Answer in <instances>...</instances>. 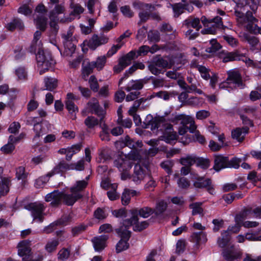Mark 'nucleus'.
I'll return each instance as SVG.
<instances>
[{"mask_svg": "<svg viewBox=\"0 0 261 261\" xmlns=\"http://www.w3.org/2000/svg\"><path fill=\"white\" fill-rule=\"evenodd\" d=\"M27 176L28 173L25 172L24 167L20 166L16 169V177L18 180L24 181Z\"/></svg>", "mask_w": 261, "mask_h": 261, "instance_id": "nucleus-49", "label": "nucleus"}, {"mask_svg": "<svg viewBox=\"0 0 261 261\" xmlns=\"http://www.w3.org/2000/svg\"><path fill=\"white\" fill-rule=\"evenodd\" d=\"M228 76L226 81L221 83L219 87L220 88H223L225 87L231 88L240 87L243 88L244 86L242 79V76L240 72L235 70H229L227 71Z\"/></svg>", "mask_w": 261, "mask_h": 261, "instance_id": "nucleus-5", "label": "nucleus"}, {"mask_svg": "<svg viewBox=\"0 0 261 261\" xmlns=\"http://www.w3.org/2000/svg\"><path fill=\"white\" fill-rule=\"evenodd\" d=\"M162 137V140H164L167 143L172 144L173 141L176 140L177 135L176 133L174 132L173 129L171 132L169 130L166 131Z\"/></svg>", "mask_w": 261, "mask_h": 261, "instance_id": "nucleus-40", "label": "nucleus"}, {"mask_svg": "<svg viewBox=\"0 0 261 261\" xmlns=\"http://www.w3.org/2000/svg\"><path fill=\"white\" fill-rule=\"evenodd\" d=\"M243 57L242 55L238 54L237 52H227L223 58L224 62H228L229 61L240 60Z\"/></svg>", "mask_w": 261, "mask_h": 261, "instance_id": "nucleus-38", "label": "nucleus"}, {"mask_svg": "<svg viewBox=\"0 0 261 261\" xmlns=\"http://www.w3.org/2000/svg\"><path fill=\"white\" fill-rule=\"evenodd\" d=\"M84 124L88 128L93 129L96 126L100 124V121L94 116H89L85 119Z\"/></svg>", "mask_w": 261, "mask_h": 261, "instance_id": "nucleus-37", "label": "nucleus"}, {"mask_svg": "<svg viewBox=\"0 0 261 261\" xmlns=\"http://www.w3.org/2000/svg\"><path fill=\"white\" fill-rule=\"evenodd\" d=\"M146 83L144 80H140L136 81H132L129 85L125 88V90L127 92L133 90H139L143 87L144 84Z\"/></svg>", "mask_w": 261, "mask_h": 261, "instance_id": "nucleus-34", "label": "nucleus"}, {"mask_svg": "<svg viewBox=\"0 0 261 261\" xmlns=\"http://www.w3.org/2000/svg\"><path fill=\"white\" fill-rule=\"evenodd\" d=\"M108 41L109 38L103 34L100 36L94 34L89 40L87 45L90 49L95 50L99 46L106 44Z\"/></svg>", "mask_w": 261, "mask_h": 261, "instance_id": "nucleus-15", "label": "nucleus"}, {"mask_svg": "<svg viewBox=\"0 0 261 261\" xmlns=\"http://www.w3.org/2000/svg\"><path fill=\"white\" fill-rule=\"evenodd\" d=\"M198 71L200 73L201 76L203 79L207 81L211 78L212 72L210 69L202 65L201 67H200Z\"/></svg>", "mask_w": 261, "mask_h": 261, "instance_id": "nucleus-52", "label": "nucleus"}, {"mask_svg": "<svg viewBox=\"0 0 261 261\" xmlns=\"http://www.w3.org/2000/svg\"><path fill=\"white\" fill-rule=\"evenodd\" d=\"M69 168V165L65 161H61L53 169V170L47 174V176L50 177L55 174L63 172Z\"/></svg>", "mask_w": 261, "mask_h": 261, "instance_id": "nucleus-26", "label": "nucleus"}, {"mask_svg": "<svg viewBox=\"0 0 261 261\" xmlns=\"http://www.w3.org/2000/svg\"><path fill=\"white\" fill-rule=\"evenodd\" d=\"M114 165L121 172V178L122 180L129 177L128 171L132 167V162L130 160L119 157L114 161Z\"/></svg>", "mask_w": 261, "mask_h": 261, "instance_id": "nucleus-8", "label": "nucleus"}, {"mask_svg": "<svg viewBox=\"0 0 261 261\" xmlns=\"http://www.w3.org/2000/svg\"><path fill=\"white\" fill-rule=\"evenodd\" d=\"M132 217L129 219H125L123 221L122 225L117 228V231L122 236L128 239L130 235V231L128 230L133 224L136 223L139 220L138 216L144 218L149 217L153 214V208L145 206L142 208H133L130 211Z\"/></svg>", "mask_w": 261, "mask_h": 261, "instance_id": "nucleus-1", "label": "nucleus"}, {"mask_svg": "<svg viewBox=\"0 0 261 261\" xmlns=\"http://www.w3.org/2000/svg\"><path fill=\"white\" fill-rule=\"evenodd\" d=\"M169 121L175 124H177L180 121L181 126L189 127V130L191 133H193L197 128L194 119L192 117L185 114L172 116L169 119Z\"/></svg>", "mask_w": 261, "mask_h": 261, "instance_id": "nucleus-7", "label": "nucleus"}, {"mask_svg": "<svg viewBox=\"0 0 261 261\" xmlns=\"http://www.w3.org/2000/svg\"><path fill=\"white\" fill-rule=\"evenodd\" d=\"M196 156L194 155H187L180 159V162L184 166L190 167L196 163Z\"/></svg>", "mask_w": 261, "mask_h": 261, "instance_id": "nucleus-45", "label": "nucleus"}, {"mask_svg": "<svg viewBox=\"0 0 261 261\" xmlns=\"http://www.w3.org/2000/svg\"><path fill=\"white\" fill-rule=\"evenodd\" d=\"M241 160L237 158H233L230 161L227 156L221 155H216L214 160V169L216 171L225 168H233L237 169L239 167Z\"/></svg>", "mask_w": 261, "mask_h": 261, "instance_id": "nucleus-4", "label": "nucleus"}, {"mask_svg": "<svg viewBox=\"0 0 261 261\" xmlns=\"http://www.w3.org/2000/svg\"><path fill=\"white\" fill-rule=\"evenodd\" d=\"M34 22L38 29L44 31L46 28L47 19L42 15H34Z\"/></svg>", "mask_w": 261, "mask_h": 261, "instance_id": "nucleus-28", "label": "nucleus"}, {"mask_svg": "<svg viewBox=\"0 0 261 261\" xmlns=\"http://www.w3.org/2000/svg\"><path fill=\"white\" fill-rule=\"evenodd\" d=\"M70 7L73 9V11L71 13V15H79L83 13L84 9L78 4L71 3Z\"/></svg>", "mask_w": 261, "mask_h": 261, "instance_id": "nucleus-63", "label": "nucleus"}, {"mask_svg": "<svg viewBox=\"0 0 261 261\" xmlns=\"http://www.w3.org/2000/svg\"><path fill=\"white\" fill-rule=\"evenodd\" d=\"M92 114H94L96 115L99 118L100 125L105 124L104 123V118L105 117L106 112V111L100 106V105L96 108V109L94 110L93 111L91 112Z\"/></svg>", "mask_w": 261, "mask_h": 261, "instance_id": "nucleus-48", "label": "nucleus"}, {"mask_svg": "<svg viewBox=\"0 0 261 261\" xmlns=\"http://www.w3.org/2000/svg\"><path fill=\"white\" fill-rule=\"evenodd\" d=\"M31 246V241L29 240L21 241L17 244L18 255L22 257L23 260L27 261V258L30 257L32 251Z\"/></svg>", "mask_w": 261, "mask_h": 261, "instance_id": "nucleus-13", "label": "nucleus"}, {"mask_svg": "<svg viewBox=\"0 0 261 261\" xmlns=\"http://www.w3.org/2000/svg\"><path fill=\"white\" fill-rule=\"evenodd\" d=\"M28 210L31 211L34 220L37 219L39 222L43 221V212L45 207L41 203H31L27 206Z\"/></svg>", "mask_w": 261, "mask_h": 261, "instance_id": "nucleus-14", "label": "nucleus"}, {"mask_svg": "<svg viewBox=\"0 0 261 261\" xmlns=\"http://www.w3.org/2000/svg\"><path fill=\"white\" fill-rule=\"evenodd\" d=\"M225 27L223 24L222 18L220 16H216L211 19V23L207 28L201 30L203 34H215L218 30L224 29Z\"/></svg>", "mask_w": 261, "mask_h": 261, "instance_id": "nucleus-12", "label": "nucleus"}, {"mask_svg": "<svg viewBox=\"0 0 261 261\" xmlns=\"http://www.w3.org/2000/svg\"><path fill=\"white\" fill-rule=\"evenodd\" d=\"M144 171L140 164H136L134 167V173L132 175V180L136 184H139L144 178Z\"/></svg>", "mask_w": 261, "mask_h": 261, "instance_id": "nucleus-23", "label": "nucleus"}, {"mask_svg": "<svg viewBox=\"0 0 261 261\" xmlns=\"http://www.w3.org/2000/svg\"><path fill=\"white\" fill-rule=\"evenodd\" d=\"M94 216L98 220H103L107 218V215L103 209L99 207L94 211Z\"/></svg>", "mask_w": 261, "mask_h": 261, "instance_id": "nucleus-64", "label": "nucleus"}, {"mask_svg": "<svg viewBox=\"0 0 261 261\" xmlns=\"http://www.w3.org/2000/svg\"><path fill=\"white\" fill-rule=\"evenodd\" d=\"M211 46L206 48L205 51L210 54H214L219 50L221 48V45L215 39H211L210 40Z\"/></svg>", "mask_w": 261, "mask_h": 261, "instance_id": "nucleus-44", "label": "nucleus"}, {"mask_svg": "<svg viewBox=\"0 0 261 261\" xmlns=\"http://www.w3.org/2000/svg\"><path fill=\"white\" fill-rule=\"evenodd\" d=\"M150 79L152 81V84L154 88H162L163 87H166V82L164 79H159L153 76L150 77Z\"/></svg>", "mask_w": 261, "mask_h": 261, "instance_id": "nucleus-53", "label": "nucleus"}, {"mask_svg": "<svg viewBox=\"0 0 261 261\" xmlns=\"http://www.w3.org/2000/svg\"><path fill=\"white\" fill-rule=\"evenodd\" d=\"M63 196V192H60L58 190H54L45 196V200L46 202H50L51 206H58L62 202Z\"/></svg>", "mask_w": 261, "mask_h": 261, "instance_id": "nucleus-16", "label": "nucleus"}, {"mask_svg": "<svg viewBox=\"0 0 261 261\" xmlns=\"http://www.w3.org/2000/svg\"><path fill=\"white\" fill-rule=\"evenodd\" d=\"M94 67L92 62H87V64H83L82 68V74L83 78L86 80V77L93 72Z\"/></svg>", "mask_w": 261, "mask_h": 261, "instance_id": "nucleus-43", "label": "nucleus"}, {"mask_svg": "<svg viewBox=\"0 0 261 261\" xmlns=\"http://www.w3.org/2000/svg\"><path fill=\"white\" fill-rule=\"evenodd\" d=\"M108 238L107 235H101L99 237H94L92 240V242L95 250L96 251L102 250L106 247V243Z\"/></svg>", "mask_w": 261, "mask_h": 261, "instance_id": "nucleus-20", "label": "nucleus"}, {"mask_svg": "<svg viewBox=\"0 0 261 261\" xmlns=\"http://www.w3.org/2000/svg\"><path fill=\"white\" fill-rule=\"evenodd\" d=\"M45 89L52 91L56 89L58 85L57 79L51 77H45L44 79Z\"/></svg>", "mask_w": 261, "mask_h": 261, "instance_id": "nucleus-36", "label": "nucleus"}, {"mask_svg": "<svg viewBox=\"0 0 261 261\" xmlns=\"http://www.w3.org/2000/svg\"><path fill=\"white\" fill-rule=\"evenodd\" d=\"M167 207V203L163 200L158 202L155 205V208L153 209L155 216L159 217L162 215L166 210Z\"/></svg>", "mask_w": 261, "mask_h": 261, "instance_id": "nucleus-39", "label": "nucleus"}, {"mask_svg": "<svg viewBox=\"0 0 261 261\" xmlns=\"http://www.w3.org/2000/svg\"><path fill=\"white\" fill-rule=\"evenodd\" d=\"M70 250L68 248H62L58 253V258L61 260L67 259L70 255Z\"/></svg>", "mask_w": 261, "mask_h": 261, "instance_id": "nucleus-57", "label": "nucleus"}, {"mask_svg": "<svg viewBox=\"0 0 261 261\" xmlns=\"http://www.w3.org/2000/svg\"><path fill=\"white\" fill-rule=\"evenodd\" d=\"M195 163L198 166H200L203 169H207L210 166L209 160L202 158L196 157Z\"/></svg>", "mask_w": 261, "mask_h": 261, "instance_id": "nucleus-60", "label": "nucleus"}, {"mask_svg": "<svg viewBox=\"0 0 261 261\" xmlns=\"http://www.w3.org/2000/svg\"><path fill=\"white\" fill-rule=\"evenodd\" d=\"M66 108L69 112L72 115V119H75V113L78 112V108L71 100H67L66 101Z\"/></svg>", "mask_w": 261, "mask_h": 261, "instance_id": "nucleus-42", "label": "nucleus"}, {"mask_svg": "<svg viewBox=\"0 0 261 261\" xmlns=\"http://www.w3.org/2000/svg\"><path fill=\"white\" fill-rule=\"evenodd\" d=\"M248 132L247 127H238L232 131L231 136L233 139H236L239 142H241L244 139L245 136Z\"/></svg>", "mask_w": 261, "mask_h": 261, "instance_id": "nucleus-25", "label": "nucleus"}, {"mask_svg": "<svg viewBox=\"0 0 261 261\" xmlns=\"http://www.w3.org/2000/svg\"><path fill=\"white\" fill-rule=\"evenodd\" d=\"M49 25L51 30L52 33L56 35L59 30L58 22L59 21L58 16H55L53 12L49 13Z\"/></svg>", "mask_w": 261, "mask_h": 261, "instance_id": "nucleus-30", "label": "nucleus"}, {"mask_svg": "<svg viewBox=\"0 0 261 261\" xmlns=\"http://www.w3.org/2000/svg\"><path fill=\"white\" fill-rule=\"evenodd\" d=\"M136 57L135 51L132 50L125 56L120 58L119 63L113 68L114 71L118 73L122 71L126 67L131 64L132 61Z\"/></svg>", "mask_w": 261, "mask_h": 261, "instance_id": "nucleus-11", "label": "nucleus"}, {"mask_svg": "<svg viewBox=\"0 0 261 261\" xmlns=\"http://www.w3.org/2000/svg\"><path fill=\"white\" fill-rule=\"evenodd\" d=\"M82 148V144L80 143L68 147V153L66 156V160L68 161H70L73 155L79 152Z\"/></svg>", "mask_w": 261, "mask_h": 261, "instance_id": "nucleus-35", "label": "nucleus"}, {"mask_svg": "<svg viewBox=\"0 0 261 261\" xmlns=\"http://www.w3.org/2000/svg\"><path fill=\"white\" fill-rule=\"evenodd\" d=\"M185 6L181 3H177L172 5L173 11L174 16L178 17L180 14L184 13Z\"/></svg>", "mask_w": 261, "mask_h": 261, "instance_id": "nucleus-51", "label": "nucleus"}, {"mask_svg": "<svg viewBox=\"0 0 261 261\" xmlns=\"http://www.w3.org/2000/svg\"><path fill=\"white\" fill-rule=\"evenodd\" d=\"M15 73L18 80L25 81L27 79V72L24 67H18L15 69Z\"/></svg>", "mask_w": 261, "mask_h": 261, "instance_id": "nucleus-47", "label": "nucleus"}, {"mask_svg": "<svg viewBox=\"0 0 261 261\" xmlns=\"http://www.w3.org/2000/svg\"><path fill=\"white\" fill-rule=\"evenodd\" d=\"M246 3L245 5L243 3L238 4L234 8L236 20L240 25L257 21V19L253 16V12L250 11Z\"/></svg>", "mask_w": 261, "mask_h": 261, "instance_id": "nucleus-2", "label": "nucleus"}, {"mask_svg": "<svg viewBox=\"0 0 261 261\" xmlns=\"http://www.w3.org/2000/svg\"><path fill=\"white\" fill-rule=\"evenodd\" d=\"M124 145L131 148L132 150L128 154L129 158L133 160H140V155L139 149L141 148L143 144L139 140H135L130 138L128 136H126L122 140Z\"/></svg>", "mask_w": 261, "mask_h": 261, "instance_id": "nucleus-6", "label": "nucleus"}, {"mask_svg": "<svg viewBox=\"0 0 261 261\" xmlns=\"http://www.w3.org/2000/svg\"><path fill=\"white\" fill-rule=\"evenodd\" d=\"M206 234L203 231L194 232L190 238V241L194 244L191 253L196 255L200 250V245L207 242Z\"/></svg>", "mask_w": 261, "mask_h": 261, "instance_id": "nucleus-9", "label": "nucleus"}, {"mask_svg": "<svg viewBox=\"0 0 261 261\" xmlns=\"http://www.w3.org/2000/svg\"><path fill=\"white\" fill-rule=\"evenodd\" d=\"M11 181L8 178H2L0 181V197L6 195L9 191Z\"/></svg>", "mask_w": 261, "mask_h": 261, "instance_id": "nucleus-33", "label": "nucleus"}, {"mask_svg": "<svg viewBox=\"0 0 261 261\" xmlns=\"http://www.w3.org/2000/svg\"><path fill=\"white\" fill-rule=\"evenodd\" d=\"M86 228V225L84 224H80L72 228V233L74 236H77L84 231Z\"/></svg>", "mask_w": 261, "mask_h": 261, "instance_id": "nucleus-61", "label": "nucleus"}, {"mask_svg": "<svg viewBox=\"0 0 261 261\" xmlns=\"http://www.w3.org/2000/svg\"><path fill=\"white\" fill-rule=\"evenodd\" d=\"M36 51V60L38 66L41 68L39 73L41 75L51 68L54 65L55 62L52 59L51 54L48 51H44L42 47L41 49H37Z\"/></svg>", "mask_w": 261, "mask_h": 261, "instance_id": "nucleus-3", "label": "nucleus"}, {"mask_svg": "<svg viewBox=\"0 0 261 261\" xmlns=\"http://www.w3.org/2000/svg\"><path fill=\"white\" fill-rule=\"evenodd\" d=\"M201 203L195 202L190 204L189 207L192 209V215H195L197 214H201L203 212V209L201 207Z\"/></svg>", "mask_w": 261, "mask_h": 261, "instance_id": "nucleus-54", "label": "nucleus"}, {"mask_svg": "<svg viewBox=\"0 0 261 261\" xmlns=\"http://www.w3.org/2000/svg\"><path fill=\"white\" fill-rule=\"evenodd\" d=\"M132 225H134L133 227L134 231H141L148 226L149 223L147 221H143L141 222H139L138 221L136 223L133 224Z\"/></svg>", "mask_w": 261, "mask_h": 261, "instance_id": "nucleus-55", "label": "nucleus"}, {"mask_svg": "<svg viewBox=\"0 0 261 261\" xmlns=\"http://www.w3.org/2000/svg\"><path fill=\"white\" fill-rule=\"evenodd\" d=\"M194 182V186L196 188H207V191L211 194H213L214 189L212 185V181L210 178L204 179L203 177L198 176L196 178Z\"/></svg>", "mask_w": 261, "mask_h": 261, "instance_id": "nucleus-17", "label": "nucleus"}, {"mask_svg": "<svg viewBox=\"0 0 261 261\" xmlns=\"http://www.w3.org/2000/svg\"><path fill=\"white\" fill-rule=\"evenodd\" d=\"M222 254L224 259L227 261H233L241 256L240 252L236 250L233 246L230 248L224 249Z\"/></svg>", "mask_w": 261, "mask_h": 261, "instance_id": "nucleus-19", "label": "nucleus"}, {"mask_svg": "<svg viewBox=\"0 0 261 261\" xmlns=\"http://www.w3.org/2000/svg\"><path fill=\"white\" fill-rule=\"evenodd\" d=\"M6 28L10 31H13L15 29L22 30L24 28V24L21 19L18 18L13 19L10 22L7 24Z\"/></svg>", "mask_w": 261, "mask_h": 261, "instance_id": "nucleus-29", "label": "nucleus"}, {"mask_svg": "<svg viewBox=\"0 0 261 261\" xmlns=\"http://www.w3.org/2000/svg\"><path fill=\"white\" fill-rule=\"evenodd\" d=\"M148 126H150L152 130L157 129L171 132L173 130L172 125L168 123L164 116L154 117L149 122Z\"/></svg>", "mask_w": 261, "mask_h": 261, "instance_id": "nucleus-10", "label": "nucleus"}, {"mask_svg": "<svg viewBox=\"0 0 261 261\" xmlns=\"http://www.w3.org/2000/svg\"><path fill=\"white\" fill-rule=\"evenodd\" d=\"M117 231V229L116 230ZM118 234L121 238V239L118 242L116 245V250L117 253H119L123 250H125L129 247V244L127 241L130 238V236L128 238L122 237L117 231Z\"/></svg>", "mask_w": 261, "mask_h": 261, "instance_id": "nucleus-31", "label": "nucleus"}, {"mask_svg": "<svg viewBox=\"0 0 261 261\" xmlns=\"http://www.w3.org/2000/svg\"><path fill=\"white\" fill-rule=\"evenodd\" d=\"M88 182L85 180H79L75 185L70 188V192H79L84 190L87 186Z\"/></svg>", "mask_w": 261, "mask_h": 261, "instance_id": "nucleus-41", "label": "nucleus"}, {"mask_svg": "<svg viewBox=\"0 0 261 261\" xmlns=\"http://www.w3.org/2000/svg\"><path fill=\"white\" fill-rule=\"evenodd\" d=\"M59 244V242L57 239H53L47 242L45 249L48 252H52L56 250L57 246Z\"/></svg>", "mask_w": 261, "mask_h": 261, "instance_id": "nucleus-46", "label": "nucleus"}, {"mask_svg": "<svg viewBox=\"0 0 261 261\" xmlns=\"http://www.w3.org/2000/svg\"><path fill=\"white\" fill-rule=\"evenodd\" d=\"M255 22H251L250 23L247 24L246 25V29L249 32L256 34L258 33L261 34V28L258 27Z\"/></svg>", "mask_w": 261, "mask_h": 261, "instance_id": "nucleus-62", "label": "nucleus"}, {"mask_svg": "<svg viewBox=\"0 0 261 261\" xmlns=\"http://www.w3.org/2000/svg\"><path fill=\"white\" fill-rule=\"evenodd\" d=\"M148 39L152 42H159L160 40L159 32L158 31H149L148 33Z\"/></svg>", "mask_w": 261, "mask_h": 261, "instance_id": "nucleus-56", "label": "nucleus"}, {"mask_svg": "<svg viewBox=\"0 0 261 261\" xmlns=\"http://www.w3.org/2000/svg\"><path fill=\"white\" fill-rule=\"evenodd\" d=\"M182 25L185 26L187 28L192 27L195 29L197 32L202 28V26L200 24V19L197 17H194L192 16H190L185 19L183 21Z\"/></svg>", "mask_w": 261, "mask_h": 261, "instance_id": "nucleus-21", "label": "nucleus"}, {"mask_svg": "<svg viewBox=\"0 0 261 261\" xmlns=\"http://www.w3.org/2000/svg\"><path fill=\"white\" fill-rule=\"evenodd\" d=\"M41 36V32L37 31L34 35V39L32 44L30 46V51L31 53H36L37 49H41L42 47V44L39 39Z\"/></svg>", "mask_w": 261, "mask_h": 261, "instance_id": "nucleus-22", "label": "nucleus"}, {"mask_svg": "<svg viewBox=\"0 0 261 261\" xmlns=\"http://www.w3.org/2000/svg\"><path fill=\"white\" fill-rule=\"evenodd\" d=\"M72 31L69 30L66 34L62 35L65 47L68 48L71 52L74 51L76 47L75 45L71 42L72 40Z\"/></svg>", "mask_w": 261, "mask_h": 261, "instance_id": "nucleus-24", "label": "nucleus"}, {"mask_svg": "<svg viewBox=\"0 0 261 261\" xmlns=\"http://www.w3.org/2000/svg\"><path fill=\"white\" fill-rule=\"evenodd\" d=\"M221 236L218 238L217 244L220 247L224 248L228 245L230 240V236L225 230L221 232Z\"/></svg>", "mask_w": 261, "mask_h": 261, "instance_id": "nucleus-32", "label": "nucleus"}, {"mask_svg": "<svg viewBox=\"0 0 261 261\" xmlns=\"http://www.w3.org/2000/svg\"><path fill=\"white\" fill-rule=\"evenodd\" d=\"M106 62V57L105 56L99 57L95 62H92L94 68H96L98 70H101Z\"/></svg>", "mask_w": 261, "mask_h": 261, "instance_id": "nucleus-50", "label": "nucleus"}, {"mask_svg": "<svg viewBox=\"0 0 261 261\" xmlns=\"http://www.w3.org/2000/svg\"><path fill=\"white\" fill-rule=\"evenodd\" d=\"M89 84L91 89L94 92L98 91L99 89V85L97 79L94 75H91L89 80Z\"/></svg>", "mask_w": 261, "mask_h": 261, "instance_id": "nucleus-58", "label": "nucleus"}, {"mask_svg": "<svg viewBox=\"0 0 261 261\" xmlns=\"http://www.w3.org/2000/svg\"><path fill=\"white\" fill-rule=\"evenodd\" d=\"M153 62L158 67L162 68L170 69L174 65L172 60H167L161 57L154 59Z\"/></svg>", "mask_w": 261, "mask_h": 261, "instance_id": "nucleus-27", "label": "nucleus"}, {"mask_svg": "<svg viewBox=\"0 0 261 261\" xmlns=\"http://www.w3.org/2000/svg\"><path fill=\"white\" fill-rule=\"evenodd\" d=\"M244 37L245 40L253 47L256 46L259 42L257 38L254 36H250L247 34H244Z\"/></svg>", "mask_w": 261, "mask_h": 261, "instance_id": "nucleus-59", "label": "nucleus"}, {"mask_svg": "<svg viewBox=\"0 0 261 261\" xmlns=\"http://www.w3.org/2000/svg\"><path fill=\"white\" fill-rule=\"evenodd\" d=\"M71 194H65L63 192L62 201L66 205L70 206L83 197V195L79 192H71Z\"/></svg>", "mask_w": 261, "mask_h": 261, "instance_id": "nucleus-18", "label": "nucleus"}]
</instances>
